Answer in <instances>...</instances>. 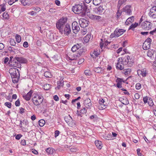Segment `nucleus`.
<instances>
[{"label": "nucleus", "instance_id": "1", "mask_svg": "<svg viewBox=\"0 0 156 156\" xmlns=\"http://www.w3.org/2000/svg\"><path fill=\"white\" fill-rule=\"evenodd\" d=\"M87 9V7L84 4L75 5L72 7V11L76 14L81 13V15H85Z\"/></svg>", "mask_w": 156, "mask_h": 156}, {"label": "nucleus", "instance_id": "2", "mask_svg": "<svg viewBox=\"0 0 156 156\" xmlns=\"http://www.w3.org/2000/svg\"><path fill=\"white\" fill-rule=\"evenodd\" d=\"M9 71L13 82L14 83H17L20 77V74L18 69L14 67H12L10 69Z\"/></svg>", "mask_w": 156, "mask_h": 156}, {"label": "nucleus", "instance_id": "3", "mask_svg": "<svg viewBox=\"0 0 156 156\" xmlns=\"http://www.w3.org/2000/svg\"><path fill=\"white\" fill-rule=\"evenodd\" d=\"M43 96L37 93H34L32 95V101L34 104L36 106L40 105L43 102Z\"/></svg>", "mask_w": 156, "mask_h": 156}, {"label": "nucleus", "instance_id": "4", "mask_svg": "<svg viewBox=\"0 0 156 156\" xmlns=\"http://www.w3.org/2000/svg\"><path fill=\"white\" fill-rule=\"evenodd\" d=\"M66 21L64 19H60L56 23L57 28L59 30V32L63 34V29L65 26H66Z\"/></svg>", "mask_w": 156, "mask_h": 156}, {"label": "nucleus", "instance_id": "5", "mask_svg": "<svg viewBox=\"0 0 156 156\" xmlns=\"http://www.w3.org/2000/svg\"><path fill=\"white\" fill-rule=\"evenodd\" d=\"M84 52V50L83 49H79L78 53L76 54L69 55L67 57V59L70 60H73L80 56Z\"/></svg>", "mask_w": 156, "mask_h": 156}, {"label": "nucleus", "instance_id": "6", "mask_svg": "<svg viewBox=\"0 0 156 156\" xmlns=\"http://www.w3.org/2000/svg\"><path fill=\"white\" fill-rule=\"evenodd\" d=\"M152 26V23L147 21H144L140 24L141 28L144 30H147L151 29Z\"/></svg>", "mask_w": 156, "mask_h": 156}, {"label": "nucleus", "instance_id": "7", "mask_svg": "<svg viewBox=\"0 0 156 156\" xmlns=\"http://www.w3.org/2000/svg\"><path fill=\"white\" fill-rule=\"evenodd\" d=\"M125 31V30L122 29H116L114 31V33L111 34L110 36V37L113 38L115 37H118L123 34Z\"/></svg>", "mask_w": 156, "mask_h": 156}, {"label": "nucleus", "instance_id": "8", "mask_svg": "<svg viewBox=\"0 0 156 156\" xmlns=\"http://www.w3.org/2000/svg\"><path fill=\"white\" fill-rule=\"evenodd\" d=\"M148 15L151 18H156V6H153L150 9Z\"/></svg>", "mask_w": 156, "mask_h": 156}, {"label": "nucleus", "instance_id": "9", "mask_svg": "<svg viewBox=\"0 0 156 156\" xmlns=\"http://www.w3.org/2000/svg\"><path fill=\"white\" fill-rule=\"evenodd\" d=\"M121 61L123 62V65H129L130 64V60L131 62V59L129 56H126L124 57H121L120 58Z\"/></svg>", "mask_w": 156, "mask_h": 156}, {"label": "nucleus", "instance_id": "10", "mask_svg": "<svg viewBox=\"0 0 156 156\" xmlns=\"http://www.w3.org/2000/svg\"><path fill=\"white\" fill-rule=\"evenodd\" d=\"M93 11L96 13L100 15L103 14L105 12V9L101 6L98 8L96 7L94 8Z\"/></svg>", "mask_w": 156, "mask_h": 156}, {"label": "nucleus", "instance_id": "11", "mask_svg": "<svg viewBox=\"0 0 156 156\" xmlns=\"http://www.w3.org/2000/svg\"><path fill=\"white\" fill-rule=\"evenodd\" d=\"M71 32L70 26L68 24H66L63 29V33L66 35H69Z\"/></svg>", "mask_w": 156, "mask_h": 156}, {"label": "nucleus", "instance_id": "12", "mask_svg": "<svg viewBox=\"0 0 156 156\" xmlns=\"http://www.w3.org/2000/svg\"><path fill=\"white\" fill-rule=\"evenodd\" d=\"M72 27L73 32L76 33L80 30V27L77 23L75 21L72 24Z\"/></svg>", "mask_w": 156, "mask_h": 156}, {"label": "nucleus", "instance_id": "13", "mask_svg": "<svg viewBox=\"0 0 156 156\" xmlns=\"http://www.w3.org/2000/svg\"><path fill=\"white\" fill-rule=\"evenodd\" d=\"M84 104L87 109H90L92 106V103L91 102V100L89 98H87L84 101Z\"/></svg>", "mask_w": 156, "mask_h": 156}, {"label": "nucleus", "instance_id": "14", "mask_svg": "<svg viewBox=\"0 0 156 156\" xmlns=\"http://www.w3.org/2000/svg\"><path fill=\"white\" fill-rule=\"evenodd\" d=\"M79 23L80 26L81 27L85 28L88 26L87 20L84 19H83L80 20Z\"/></svg>", "mask_w": 156, "mask_h": 156}, {"label": "nucleus", "instance_id": "15", "mask_svg": "<svg viewBox=\"0 0 156 156\" xmlns=\"http://www.w3.org/2000/svg\"><path fill=\"white\" fill-rule=\"evenodd\" d=\"M9 65L11 66L16 67L18 68H20L21 66V64L19 63L18 62L16 61L15 58H13V61Z\"/></svg>", "mask_w": 156, "mask_h": 156}, {"label": "nucleus", "instance_id": "16", "mask_svg": "<svg viewBox=\"0 0 156 156\" xmlns=\"http://www.w3.org/2000/svg\"><path fill=\"white\" fill-rule=\"evenodd\" d=\"M33 91V90H30L27 94L26 95H23V98L26 101H28L30 100L32 96Z\"/></svg>", "mask_w": 156, "mask_h": 156}, {"label": "nucleus", "instance_id": "17", "mask_svg": "<svg viewBox=\"0 0 156 156\" xmlns=\"http://www.w3.org/2000/svg\"><path fill=\"white\" fill-rule=\"evenodd\" d=\"M118 62L116 64V67L117 69L122 70L124 69V67L123 62L121 61L120 58H119L118 59Z\"/></svg>", "mask_w": 156, "mask_h": 156}, {"label": "nucleus", "instance_id": "18", "mask_svg": "<svg viewBox=\"0 0 156 156\" xmlns=\"http://www.w3.org/2000/svg\"><path fill=\"white\" fill-rule=\"evenodd\" d=\"M82 44L81 43H77L74 45L71 48V50L73 52L76 51L77 50L81 49Z\"/></svg>", "mask_w": 156, "mask_h": 156}, {"label": "nucleus", "instance_id": "19", "mask_svg": "<svg viewBox=\"0 0 156 156\" xmlns=\"http://www.w3.org/2000/svg\"><path fill=\"white\" fill-rule=\"evenodd\" d=\"M131 7L130 5H127L123 8V11L125 12L127 15H130L132 13Z\"/></svg>", "mask_w": 156, "mask_h": 156}, {"label": "nucleus", "instance_id": "20", "mask_svg": "<svg viewBox=\"0 0 156 156\" xmlns=\"http://www.w3.org/2000/svg\"><path fill=\"white\" fill-rule=\"evenodd\" d=\"M15 58L16 61L18 62L20 64L26 63L27 62V59L23 57H15Z\"/></svg>", "mask_w": 156, "mask_h": 156}, {"label": "nucleus", "instance_id": "21", "mask_svg": "<svg viewBox=\"0 0 156 156\" xmlns=\"http://www.w3.org/2000/svg\"><path fill=\"white\" fill-rule=\"evenodd\" d=\"M116 82L117 83L116 87L118 88H121L122 87V82H124L123 79L118 77L116 80Z\"/></svg>", "mask_w": 156, "mask_h": 156}, {"label": "nucleus", "instance_id": "22", "mask_svg": "<svg viewBox=\"0 0 156 156\" xmlns=\"http://www.w3.org/2000/svg\"><path fill=\"white\" fill-rule=\"evenodd\" d=\"M45 151L48 154H52L55 152V150L51 147H48L46 149Z\"/></svg>", "mask_w": 156, "mask_h": 156}, {"label": "nucleus", "instance_id": "23", "mask_svg": "<svg viewBox=\"0 0 156 156\" xmlns=\"http://www.w3.org/2000/svg\"><path fill=\"white\" fill-rule=\"evenodd\" d=\"M95 144L97 147L99 149H101L102 147L101 146L102 143L101 141L98 140L95 141Z\"/></svg>", "mask_w": 156, "mask_h": 156}, {"label": "nucleus", "instance_id": "24", "mask_svg": "<svg viewBox=\"0 0 156 156\" xmlns=\"http://www.w3.org/2000/svg\"><path fill=\"white\" fill-rule=\"evenodd\" d=\"M90 17L92 19H93L94 20H98V21L101 20V21H102V20H103V19H101V16H96L95 15H92Z\"/></svg>", "mask_w": 156, "mask_h": 156}, {"label": "nucleus", "instance_id": "25", "mask_svg": "<svg viewBox=\"0 0 156 156\" xmlns=\"http://www.w3.org/2000/svg\"><path fill=\"white\" fill-rule=\"evenodd\" d=\"M137 74L139 76L140 75H142L143 76H146L147 73L146 71L141 70H138L137 71Z\"/></svg>", "mask_w": 156, "mask_h": 156}, {"label": "nucleus", "instance_id": "26", "mask_svg": "<svg viewBox=\"0 0 156 156\" xmlns=\"http://www.w3.org/2000/svg\"><path fill=\"white\" fill-rule=\"evenodd\" d=\"M103 69L100 67H98L94 68V70L97 73H102V72L103 70Z\"/></svg>", "mask_w": 156, "mask_h": 156}, {"label": "nucleus", "instance_id": "27", "mask_svg": "<svg viewBox=\"0 0 156 156\" xmlns=\"http://www.w3.org/2000/svg\"><path fill=\"white\" fill-rule=\"evenodd\" d=\"M103 137L105 139L107 140H111L112 139V135L111 133L110 134H105L103 135Z\"/></svg>", "mask_w": 156, "mask_h": 156}, {"label": "nucleus", "instance_id": "28", "mask_svg": "<svg viewBox=\"0 0 156 156\" xmlns=\"http://www.w3.org/2000/svg\"><path fill=\"white\" fill-rule=\"evenodd\" d=\"M15 47L16 48H14L11 46H9L8 48V50L11 52H14L16 51H18V48L16 46Z\"/></svg>", "mask_w": 156, "mask_h": 156}, {"label": "nucleus", "instance_id": "29", "mask_svg": "<svg viewBox=\"0 0 156 156\" xmlns=\"http://www.w3.org/2000/svg\"><path fill=\"white\" fill-rule=\"evenodd\" d=\"M138 25V23H135L132 24L129 27V30H134V28L136 27Z\"/></svg>", "mask_w": 156, "mask_h": 156}, {"label": "nucleus", "instance_id": "30", "mask_svg": "<svg viewBox=\"0 0 156 156\" xmlns=\"http://www.w3.org/2000/svg\"><path fill=\"white\" fill-rule=\"evenodd\" d=\"M126 0H119L118 2L117 7L118 9H119L121 6L125 2Z\"/></svg>", "mask_w": 156, "mask_h": 156}, {"label": "nucleus", "instance_id": "31", "mask_svg": "<svg viewBox=\"0 0 156 156\" xmlns=\"http://www.w3.org/2000/svg\"><path fill=\"white\" fill-rule=\"evenodd\" d=\"M146 41H144L143 45V48L144 50H147L150 48V46L146 43Z\"/></svg>", "mask_w": 156, "mask_h": 156}, {"label": "nucleus", "instance_id": "32", "mask_svg": "<svg viewBox=\"0 0 156 156\" xmlns=\"http://www.w3.org/2000/svg\"><path fill=\"white\" fill-rule=\"evenodd\" d=\"M63 81L62 80L58 81L57 82V88L59 89L60 88L61 86H62L63 85Z\"/></svg>", "mask_w": 156, "mask_h": 156}, {"label": "nucleus", "instance_id": "33", "mask_svg": "<svg viewBox=\"0 0 156 156\" xmlns=\"http://www.w3.org/2000/svg\"><path fill=\"white\" fill-rule=\"evenodd\" d=\"M110 42H108L107 41H105V42L104 43H100V45L101 48L102 49L104 46V47H105L108 44H110Z\"/></svg>", "mask_w": 156, "mask_h": 156}, {"label": "nucleus", "instance_id": "34", "mask_svg": "<svg viewBox=\"0 0 156 156\" xmlns=\"http://www.w3.org/2000/svg\"><path fill=\"white\" fill-rule=\"evenodd\" d=\"M90 38V36L89 34H87L83 38V40L85 42L87 43L88 42Z\"/></svg>", "mask_w": 156, "mask_h": 156}, {"label": "nucleus", "instance_id": "35", "mask_svg": "<svg viewBox=\"0 0 156 156\" xmlns=\"http://www.w3.org/2000/svg\"><path fill=\"white\" fill-rule=\"evenodd\" d=\"M2 17L3 19H9V15L8 12H4L3 14Z\"/></svg>", "mask_w": 156, "mask_h": 156}, {"label": "nucleus", "instance_id": "36", "mask_svg": "<svg viewBox=\"0 0 156 156\" xmlns=\"http://www.w3.org/2000/svg\"><path fill=\"white\" fill-rule=\"evenodd\" d=\"M16 41L17 43H20L21 40V38L20 36L17 34H16Z\"/></svg>", "mask_w": 156, "mask_h": 156}, {"label": "nucleus", "instance_id": "37", "mask_svg": "<svg viewBox=\"0 0 156 156\" xmlns=\"http://www.w3.org/2000/svg\"><path fill=\"white\" fill-rule=\"evenodd\" d=\"M102 0H93L94 4L95 5H98L101 2Z\"/></svg>", "mask_w": 156, "mask_h": 156}, {"label": "nucleus", "instance_id": "38", "mask_svg": "<svg viewBox=\"0 0 156 156\" xmlns=\"http://www.w3.org/2000/svg\"><path fill=\"white\" fill-rule=\"evenodd\" d=\"M123 71L125 75H128L131 72V69H124L123 70Z\"/></svg>", "mask_w": 156, "mask_h": 156}, {"label": "nucleus", "instance_id": "39", "mask_svg": "<svg viewBox=\"0 0 156 156\" xmlns=\"http://www.w3.org/2000/svg\"><path fill=\"white\" fill-rule=\"evenodd\" d=\"M0 9L3 12L5 11L6 10V5L5 3L0 5Z\"/></svg>", "mask_w": 156, "mask_h": 156}, {"label": "nucleus", "instance_id": "40", "mask_svg": "<svg viewBox=\"0 0 156 156\" xmlns=\"http://www.w3.org/2000/svg\"><path fill=\"white\" fill-rule=\"evenodd\" d=\"M44 76L46 77L50 78L52 76V75L50 72L46 71L44 73Z\"/></svg>", "mask_w": 156, "mask_h": 156}, {"label": "nucleus", "instance_id": "41", "mask_svg": "<svg viewBox=\"0 0 156 156\" xmlns=\"http://www.w3.org/2000/svg\"><path fill=\"white\" fill-rule=\"evenodd\" d=\"M45 123V121L43 119H41L39 121V125L41 127L43 126Z\"/></svg>", "mask_w": 156, "mask_h": 156}, {"label": "nucleus", "instance_id": "42", "mask_svg": "<svg viewBox=\"0 0 156 156\" xmlns=\"http://www.w3.org/2000/svg\"><path fill=\"white\" fill-rule=\"evenodd\" d=\"M86 108V107H83L82 109L80 110V114H81L82 115L83 114L86 113L87 112Z\"/></svg>", "mask_w": 156, "mask_h": 156}, {"label": "nucleus", "instance_id": "43", "mask_svg": "<svg viewBox=\"0 0 156 156\" xmlns=\"http://www.w3.org/2000/svg\"><path fill=\"white\" fill-rule=\"evenodd\" d=\"M134 19V16H132L131 17H129L127 20L126 21L129 22L130 23H132Z\"/></svg>", "mask_w": 156, "mask_h": 156}, {"label": "nucleus", "instance_id": "44", "mask_svg": "<svg viewBox=\"0 0 156 156\" xmlns=\"http://www.w3.org/2000/svg\"><path fill=\"white\" fill-rule=\"evenodd\" d=\"M10 43L11 45L14 46L15 45L16 42L14 39L11 38L10 41Z\"/></svg>", "mask_w": 156, "mask_h": 156}, {"label": "nucleus", "instance_id": "45", "mask_svg": "<svg viewBox=\"0 0 156 156\" xmlns=\"http://www.w3.org/2000/svg\"><path fill=\"white\" fill-rule=\"evenodd\" d=\"M151 41L152 40L150 38L148 37L145 41H146L147 42L146 43L150 46L151 43Z\"/></svg>", "mask_w": 156, "mask_h": 156}, {"label": "nucleus", "instance_id": "46", "mask_svg": "<svg viewBox=\"0 0 156 156\" xmlns=\"http://www.w3.org/2000/svg\"><path fill=\"white\" fill-rule=\"evenodd\" d=\"M44 89L47 90H49L50 88V85L49 84H46L44 86Z\"/></svg>", "mask_w": 156, "mask_h": 156}, {"label": "nucleus", "instance_id": "47", "mask_svg": "<svg viewBox=\"0 0 156 156\" xmlns=\"http://www.w3.org/2000/svg\"><path fill=\"white\" fill-rule=\"evenodd\" d=\"M149 100V99H148V97L147 96H146L145 97H144L143 98V101L144 104H146L148 102V101Z\"/></svg>", "mask_w": 156, "mask_h": 156}, {"label": "nucleus", "instance_id": "48", "mask_svg": "<svg viewBox=\"0 0 156 156\" xmlns=\"http://www.w3.org/2000/svg\"><path fill=\"white\" fill-rule=\"evenodd\" d=\"M148 104L150 106H152L154 105V103L152 100L150 99H149V100L148 101Z\"/></svg>", "mask_w": 156, "mask_h": 156}, {"label": "nucleus", "instance_id": "49", "mask_svg": "<svg viewBox=\"0 0 156 156\" xmlns=\"http://www.w3.org/2000/svg\"><path fill=\"white\" fill-rule=\"evenodd\" d=\"M11 103L9 102H6L5 103V105L9 108H11Z\"/></svg>", "mask_w": 156, "mask_h": 156}, {"label": "nucleus", "instance_id": "50", "mask_svg": "<svg viewBox=\"0 0 156 156\" xmlns=\"http://www.w3.org/2000/svg\"><path fill=\"white\" fill-rule=\"evenodd\" d=\"M100 51H98L94 50L93 52V54H94L95 56H98L100 54Z\"/></svg>", "mask_w": 156, "mask_h": 156}, {"label": "nucleus", "instance_id": "51", "mask_svg": "<svg viewBox=\"0 0 156 156\" xmlns=\"http://www.w3.org/2000/svg\"><path fill=\"white\" fill-rule=\"evenodd\" d=\"M124 99H123V102H122V103L124 105H128L129 104V101L126 98H125V100L124 101Z\"/></svg>", "mask_w": 156, "mask_h": 156}, {"label": "nucleus", "instance_id": "52", "mask_svg": "<svg viewBox=\"0 0 156 156\" xmlns=\"http://www.w3.org/2000/svg\"><path fill=\"white\" fill-rule=\"evenodd\" d=\"M141 87V84L139 83H137L136 84V88L137 90H139Z\"/></svg>", "mask_w": 156, "mask_h": 156}, {"label": "nucleus", "instance_id": "53", "mask_svg": "<svg viewBox=\"0 0 156 156\" xmlns=\"http://www.w3.org/2000/svg\"><path fill=\"white\" fill-rule=\"evenodd\" d=\"M121 13H122V12H119V10H118L117 12L116 13V18L117 19H118Z\"/></svg>", "mask_w": 156, "mask_h": 156}, {"label": "nucleus", "instance_id": "54", "mask_svg": "<svg viewBox=\"0 0 156 156\" xmlns=\"http://www.w3.org/2000/svg\"><path fill=\"white\" fill-rule=\"evenodd\" d=\"M84 73L87 76L90 75L91 74L90 70H85Z\"/></svg>", "mask_w": 156, "mask_h": 156}, {"label": "nucleus", "instance_id": "55", "mask_svg": "<svg viewBox=\"0 0 156 156\" xmlns=\"http://www.w3.org/2000/svg\"><path fill=\"white\" fill-rule=\"evenodd\" d=\"M22 136V135L21 134H19L16 135L15 138L16 140H19Z\"/></svg>", "mask_w": 156, "mask_h": 156}, {"label": "nucleus", "instance_id": "56", "mask_svg": "<svg viewBox=\"0 0 156 156\" xmlns=\"http://www.w3.org/2000/svg\"><path fill=\"white\" fill-rule=\"evenodd\" d=\"M15 105L16 106H19L20 105V100L18 99L15 102Z\"/></svg>", "mask_w": 156, "mask_h": 156}, {"label": "nucleus", "instance_id": "57", "mask_svg": "<svg viewBox=\"0 0 156 156\" xmlns=\"http://www.w3.org/2000/svg\"><path fill=\"white\" fill-rule=\"evenodd\" d=\"M156 33V27L153 30L151 31L150 32V34L152 35H154V34Z\"/></svg>", "mask_w": 156, "mask_h": 156}, {"label": "nucleus", "instance_id": "58", "mask_svg": "<svg viewBox=\"0 0 156 156\" xmlns=\"http://www.w3.org/2000/svg\"><path fill=\"white\" fill-rule=\"evenodd\" d=\"M23 45L25 48H27L29 46L28 43L27 41H25L24 42Z\"/></svg>", "mask_w": 156, "mask_h": 156}, {"label": "nucleus", "instance_id": "59", "mask_svg": "<svg viewBox=\"0 0 156 156\" xmlns=\"http://www.w3.org/2000/svg\"><path fill=\"white\" fill-rule=\"evenodd\" d=\"M105 102L104 100L102 98H101L99 101V103L101 105H103Z\"/></svg>", "mask_w": 156, "mask_h": 156}, {"label": "nucleus", "instance_id": "60", "mask_svg": "<svg viewBox=\"0 0 156 156\" xmlns=\"http://www.w3.org/2000/svg\"><path fill=\"white\" fill-rule=\"evenodd\" d=\"M59 131L58 130H56L55 131V137H56L58 136L59 134Z\"/></svg>", "mask_w": 156, "mask_h": 156}, {"label": "nucleus", "instance_id": "61", "mask_svg": "<svg viewBox=\"0 0 156 156\" xmlns=\"http://www.w3.org/2000/svg\"><path fill=\"white\" fill-rule=\"evenodd\" d=\"M53 99L55 101H58L59 100V98L57 95H55L54 96Z\"/></svg>", "mask_w": 156, "mask_h": 156}, {"label": "nucleus", "instance_id": "62", "mask_svg": "<svg viewBox=\"0 0 156 156\" xmlns=\"http://www.w3.org/2000/svg\"><path fill=\"white\" fill-rule=\"evenodd\" d=\"M134 97L136 99H138L140 97V95L138 93H135L134 95Z\"/></svg>", "mask_w": 156, "mask_h": 156}, {"label": "nucleus", "instance_id": "63", "mask_svg": "<svg viewBox=\"0 0 156 156\" xmlns=\"http://www.w3.org/2000/svg\"><path fill=\"white\" fill-rule=\"evenodd\" d=\"M32 16H35L37 14V12L34 11H31L29 13Z\"/></svg>", "mask_w": 156, "mask_h": 156}, {"label": "nucleus", "instance_id": "64", "mask_svg": "<svg viewBox=\"0 0 156 156\" xmlns=\"http://www.w3.org/2000/svg\"><path fill=\"white\" fill-rule=\"evenodd\" d=\"M36 44L38 46H41V42L40 40H38L37 41Z\"/></svg>", "mask_w": 156, "mask_h": 156}]
</instances>
